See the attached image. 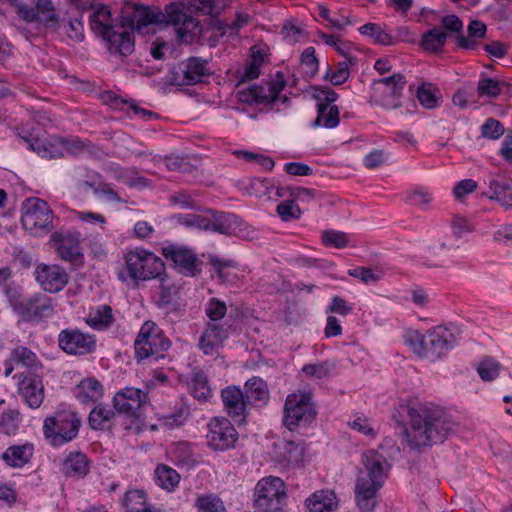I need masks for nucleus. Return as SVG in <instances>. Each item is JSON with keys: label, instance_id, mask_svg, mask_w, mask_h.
<instances>
[{"label": "nucleus", "instance_id": "50", "mask_svg": "<svg viewBox=\"0 0 512 512\" xmlns=\"http://www.w3.org/2000/svg\"><path fill=\"white\" fill-rule=\"evenodd\" d=\"M178 222L186 227L208 231V209L202 214H187L178 217Z\"/></svg>", "mask_w": 512, "mask_h": 512}, {"label": "nucleus", "instance_id": "20", "mask_svg": "<svg viewBox=\"0 0 512 512\" xmlns=\"http://www.w3.org/2000/svg\"><path fill=\"white\" fill-rule=\"evenodd\" d=\"M224 409L229 417L237 422H244L249 401L236 386H228L221 391Z\"/></svg>", "mask_w": 512, "mask_h": 512}, {"label": "nucleus", "instance_id": "27", "mask_svg": "<svg viewBox=\"0 0 512 512\" xmlns=\"http://www.w3.org/2000/svg\"><path fill=\"white\" fill-rule=\"evenodd\" d=\"M155 279L159 280V298L157 304L159 307H167L173 303V301L179 295L182 284L168 276L165 273V270L162 272L160 277H156Z\"/></svg>", "mask_w": 512, "mask_h": 512}, {"label": "nucleus", "instance_id": "3", "mask_svg": "<svg viewBox=\"0 0 512 512\" xmlns=\"http://www.w3.org/2000/svg\"><path fill=\"white\" fill-rule=\"evenodd\" d=\"M91 29L100 35L121 56L131 55L134 51V38L132 32L122 31L120 26L112 25L111 11L101 6L90 16Z\"/></svg>", "mask_w": 512, "mask_h": 512}, {"label": "nucleus", "instance_id": "33", "mask_svg": "<svg viewBox=\"0 0 512 512\" xmlns=\"http://www.w3.org/2000/svg\"><path fill=\"white\" fill-rule=\"evenodd\" d=\"M76 397L83 403L94 402L103 394V387L99 381L94 378L82 380L77 388Z\"/></svg>", "mask_w": 512, "mask_h": 512}, {"label": "nucleus", "instance_id": "46", "mask_svg": "<svg viewBox=\"0 0 512 512\" xmlns=\"http://www.w3.org/2000/svg\"><path fill=\"white\" fill-rule=\"evenodd\" d=\"M192 394L194 398L200 401H206L212 396L208 379L204 373L197 372L194 374L192 379Z\"/></svg>", "mask_w": 512, "mask_h": 512}, {"label": "nucleus", "instance_id": "47", "mask_svg": "<svg viewBox=\"0 0 512 512\" xmlns=\"http://www.w3.org/2000/svg\"><path fill=\"white\" fill-rule=\"evenodd\" d=\"M359 32L374 39L378 44L391 45L393 38L386 33L378 24L367 23L359 28Z\"/></svg>", "mask_w": 512, "mask_h": 512}, {"label": "nucleus", "instance_id": "32", "mask_svg": "<svg viewBox=\"0 0 512 512\" xmlns=\"http://www.w3.org/2000/svg\"><path fill=\"white\" fill-rule=\"evenodd\" d=\"M114 321L112 308L106 304L92 310L86 318V323L97 330L108 329Z\"/></svg>", "mask_w": 512, "mask_h": 512}, {"label": "nucleus", "instance_id": "21", "mask_svg": "<svg viewBox=\"0 0 512 512\" xmlns=\"http://www.w3.org/2000/svg\"><path fill=\"white\" fill-rule=\"evenodd\" d=\"M208 75L207 62L197 57H191L179 65L175 81L178 85H194L202 82L203 78Z\"/></svg>", "mask_w": 512, "mask_h": 512}, {"label": "nucleus", "instance_id": "24", "mask_svg": "<svg viewBox=\"0 0 512 512\" xmlns=\"http://www.w3.org/2000/svg\"><path fill=\"white\" fill-rule=\"evenodd\" d=\"M34 450V445L30 442L12 445L5 450L1 458L7 465L21 468L30 462L34 455Z\"/></svg>", "mask_w": 512, "mask_h": 512}, {"label": "nucleus", "instance_id": "15", "mask_svg": "<svg viewBox=\"0 0 512 512\" xmlns=\"http://www.w3.org/2000/svg\"><path fill=\"white\" fill-rule=\"evenodd\" d=\"M150 403L147 392L135 387H125L113 397L115 410L129 418L139 419L143 409Z\"/></svg>", "mask_w": 512, "mask_h": 512}, {"label": "nucleus", "instance_id": "52", "mask_svg": "<svg viewBox=\"0 0 512 512\" xmlns=\"http://www.w3.org/2000/svg\"><path fill=\"white\" fill-rule=\"evenodd\" d=\"M301 67L307 77H313L318 71V60L315 56V49L308 47L301 55Z\"/></svg>", "mask_w": 512, "mask_h": 512}, {"label": "nucleus", "instance_id": "12", "mask_svg": "<svg viewBox=\"0 0 512 512\" xmlns=\"http://www.w3.org/2000/svg\"><path fill=\"white\" fill-rule=\"evenodd\" d=\"M54 213L48 203L39 198H28L22 205L21 222L29 231H50L53 228Z\"/></svg>", "mask_w": 512, "mask_h": 512}, {"label": "nucleus", "instance_id": "10", "mask_svg": "<svg viewBox=\"0 0 512 512\" xmlns=\"http://www.w3.org/2000/svg\"><path fill=\"white\" fill-rule=\"evenodd\" d=\"M406 83V77L400 73L374 81L371 101L385 109L401 107V98Z\"/></svg>", "mask_w": 512, "mask_h": 512}, {"label": "nucleus", "instance_id": "4", "mask_svg": "<svg viewBox=\"0 0 512 512\" xmlns=\"http://www.w3.org/2000/svg\"><path fill=\"white\" fill-rule=\"evenodd\" d=\"M81 419L70 409L57 410L43 422L45 440L53 447L63 446L74 440L80 430Z\"/></svg>", "mask_w": 512, "mask_h": 512}, {"label": "nucleus", "instance_id": "63", "mask_svg": "<svg viewBox=\"0 0 512 512\" xmlns=\"http://www.w3.org/2000/svg\"><path fill=\"white\" fill-rule=\"evenodd\" d=\"M169 201L172 205L178 206L182 209H193L195 207V200L186 191H178L171 194Z\"/></svg>", "mask_w": 512, "mask_h": 512}, {"label": "nucleus", "instance_id": "14", "mask_svg": "<svg viewBox=\"0 0 512 512\" xmlns=\"http://www.w3.org/2000/svg\"><path fill=\"white\" fill-rule=\"evenodd\" d=\"M10 5L14 7L16 14L25 22L37 21L53 29L60 26L55 9L50 0H38L35 7H30L18 0H10Z\"/></svg>", "mask_w": 512, "mask_h": 512}, {"label": "nucleus", "instance_id": "53", "mask_svg": "<svg viewBox=\"0 0 512 512\" xmlns=\"http://www.w3.org/2000/svg\"><path fill=\"white\" fill-rule=\"evenodd\" d=\"M234 154L238 158H241L247 162H256L258 165L262 166L266 170H272L275 165L272 158L263 154H257L243 150L235 151Z\"/></svg>", "mask_w": 512, "mask_h": 512}, {"label": "nucleus", "instance_id": "58", "mask_svg": "<svg viewBox=\"0 0 512 512\" xmlns=\"http://www.w3.org/2000/svg\"><path fill=\"white\" fill-rule=\"evenodd\" d=\"M332 369L333 364L326 361L322 363L305 365L302 368V371L309 377L321 379L328 376Z\"/></svg>", "mask_w": 512, "mask_h": 512}, {"label": "nucleus", "instance_id": "59", "mask_svg": "<svg viewBox=\"0 0 512 512\" xmlns=\"http://www.w3.org/2000/svg\"><path fill=\"white\" fill-rule=\"evenodd\" d=\"M227 312L225 302L217 298H211L206 307V315L212 321L221 320Z\"/></svg>", "mask_w": 512, "mask_h": 512}, {"label": "nucleus", "instance_id": "9", "mask_svg": "<svg viewBox=\"0 0 512 512\" xmlns=\"http://www.w3.org/2000/svg\"><path fill=\"white\" fill-rule=\"evenodd\" d=\"M7 294L14 311L27 321L40 320L53 313L51 299L45 294L27 296L17 290H8Z\"/></svg>", "mask_w": 512, "mask_h": 512}, {"label": "nucleus", "instance_id": "40", "mask_svg": "<svg viewBox=\"0 0 512 512\" xmlns=\"http://www.w3.org/2000/svg\"><path fill=\"white\" fill-rule=\"evenodd\" d=\"M502 368L500 362L491 356H486L477 364L476 371L483 381L490 382L500 375Z\"/></svg>", "mask_w": 512, "mask_h": 512}, {"label": "nucleus", "instance_id": "18", "mask_svg": "<svg viewBox=\"0 0 512 512\" xmlns=\"http://www.w3.org/2000/svg\"><path fill=\"white\" fill-rule=\"evenodd\" d=\"M34 275L38 284L49 293L60 292L69 281L67 271L57 264L41 263L36 266Z\"/></svg>", "mask_w": 512, "mask_h": 512}, {"label": "nucleus", "instance_id": "64", "mask_svg": "<svg viewBox=\"0 0 512 512\" xmlns=\"http://www.w3.org/2000/svg\"><path fill=\"white\" fill-rule=\"evenodd\" d=\"M188 9L202 15H211L215 8V0H185Z\"/></svg>", "mask_w": 512, "mask_h": 512}, {"label": "nucleus", "instance_id": "36", "mask_svg": "<svg viewBox=\"0 0 512 512\" xmlns=\"http://www.w3.org/2000/svg\"><path fill=\"white\" fill-rule=\"evenodd\" d=\"M146 498L144 490L131 489L125 493L122 505L127 512H145L149 508Z\"/></svg>", "mask_w": 512, "mask_h": 512}, {"label": "nucleus", "instance_id": "38", "mask_svg": "<svg viewBox=\"0 0 512 512\" xmlns=\"http://www.w3.org/2000/svg\"><path fill=\"white\" fill-rule=\"evenodd\" d=\"M245 388L247 389L248 395L246 396L247 400L252 399L254 401L260 403H267L269 400V390L267 384L264 380L259 377L250 378L245 383Z\"/></svg>", "mask_w": 512, "mask_h": 512}, {"label": "nucleus", "instance_id": "51", "mask_svg": "<svg viewBox=\"0 0 512 512\" xmlns=\"http://www.w3.org/2000/svg\"><path fill=\"white\" fill-rule=\"evenodd\" d=\"M271 187V182L266 178H251L248 180L245 189L250 195L263 197L269 196Z\"/></svg>", "mask_w": 512, "mask_h": 512}, {"label": "nucleus", "instance_id": "37", "mask_svg": "<svg viewBox=\"0 0 512 512\" xmlns=\"http://www.w3.org/2000/svg\"><path fill=\"white\" fill-rule=\"evenodd\" d=\"M115 417V412L103 405H97L89 414L88 422L94 430H104L109 427Z\"/></svg>", "mask_w": 512, "mask_h": 512}, {"label": "nucleus", "instance_id": "22", "mask_svg": "<svg viewBox=\"0 0 512 512\" xmlns=\"http://www.w3.org/2000/svg\"><path fill=\"white\" fill-rule=\"evenodd\" d=\"M59 347L64 352H91L96 347V339L93 335L84 334L79 330H62L58 337Z\"/></svg>", "mask_w": 512, "mask_h": 512}, {"label": "nucleus", "instance_id": "25", "mask_svg": "<svg viewBox=\"0 0 512 512\" xmlns=\"http://www.w3.org/2000/svg\"><path fill=\"white\" fill-rule=\"evenodd\" d=\"M308 512H333L338 507L336 494L332 490L314 492L305 501Z\"/></svg>", "mask_w": 512, "mask_h": 512}, {"label": "nucleus", "instance_id": "41", "mask_svg": "<svg viewBox=\"0 0 512 512\" xmlns=\"http://www.w3.org/2000/svg\"><path fill=\"white\" fill-rule=\"evenodd\" d=\"M194 506L198 512H227L223 501L215 494L198 495Z\"/></svg>", "mask_w": 512, "mask_h": 512}, {"label": "nucleus", "instance_id": "17", "mask_svg": "<svg viewBox=\"0 0 512 512\" xmlns=\"http://www.w3.org/2000/svg\"><path fill=\"white\" fill-rule=\"evenodd\" d=\"M170 347V339L151 321H146L142 325L135 340L137 352H163Z\"/></svg>", "mask_w": 512, "mask_h": 512}, {"label": "nucleus", "instance_id": "60", "mask_svg": "<svg viewBox=\"0 0 512 512\" xmlns=\"http://www.w3.org/2000/svg\"><path fill=\"white\" fill-rule=\"evenodd\" d=\"M348 64L349 62L346 61L338 63V66L335 70H328L326 78L329 79L334 85L343 84L350 75Z\"/></svg>", "mask_w": 512, "mask_h": 512}, {"label": "nucleus", "instance_id": "1", "mask_svg": "<svg viewBox=\"0 0 512 512\" xmlns=\"http://www.w3.org/2000/svg\"><path fill=\"white\" fill-rule=\"evenodd\" d=\"M409 426L405 429L407 444L420 449L441 443L452 431V423L443 410L430 405L408 409Z\"/></svg>", "mask_w": 512, "mask_h": 512}, {"label": "nucleus", "instance_id": "49", "mask_svg": "<svg viewBox=\"0 0 512 512\" xmlns=\"http://www.w3.org/2000/svg\"><path fill=\"white\" fill-rule=\"evenodd\" d=\"M322 242L327 247L342 249L349 244V237L345 232L325 230L321 236Z\"/></svg>", "mask_w": 512, "mask_h": 512}, {"label": "nucleus", "instance_id": "55", "mask_svg": "<svg viewBox=\"0 0 512 512\" xmlns=\"http://www.w3.org/2000/svg\"><path fill=\"white\" fill-rule=\"evenodd\" d=\"M505 132L503 124L495 118H488L481 126V134L484 138L499 139Z\"/></svg>", "mask_w": 512, "mask_h": 512}, {"label": "nucleus", "instance_id": "6", "mask_svg": "<svg viewBox=\"0 0 512 512\" xmlns=\"http://www.w3.org/2000/svg\"><path fill=\"white\" fill-rule=\"evenodd\" d=\"M286 500V485L281 478L264 477L256 484L254 505L259 512H284Z\"/></svg>", "mask_w": 512, "mask_h": 512}, {"label": "nucleus", "instance_id": "39", "mask_svg": "<svg viewBox=\"0 0 512 512\" xmlns=\"http://www.w3.org/2000/svg\"><path fill=\"white\" fill-rule=\"evenodd\" d=\"M35 128L29 129L28 124L20 127L19 135L30 145V148L37 152L42 157L52 156L43 139L40 138L38 133H35Z\"/></svg>", "mask_w": 512, "mask_h": 512}, {"label": "nucleus", "instance_id": "16", "mask_svg": "<svg viewBox=\"0 0 512 512\" xmlns=\"http://www.w3.org/2000/svg\"><path fill=\"white\" fill-rule=\"evenodd\" d=\"M163 15L159 9H152L142 4H134L126 8L121 17L120 28L126 31V28L140 32L144 27L150 24L162 23Z\"/></svg>", "mask_w": 512, "mask_h": 512}, {"label": "nucleus", "instance_id": "7", "mask_svg": "<svg viewBox=\"0 0 512 512\" xmlns=\"http://www.w3.org/2000/svg\"><path fill=\"white\" fill-rule=\"evenodd\" d=\"M283 423L293 431L312 423L317 415L310 392H294L286 397L283 411Z\"/></svg>", "mask_w": 512, "mask_h": 512}, {"label": "nucleus", "instance_id": "2", "mask_svg": "<svg viewBox=\"0 0 512 512\" xmlns=\"http://www.w3.org/2000/svg\"><path fill=\"white\" fill-rule=\"evenodd\" d=\"M386 446L398 451L392 439H385L379 449H370L362 454L363 469L359 472L355 486V498L361 510L371 511L374 508L376 493L387 478L389 455L382 452Z\"/></svg>", "mask_w": 512, "mask_h": 512}, {"label": "nucleus", "instance_id": "62", "mask_svg": "<svg viewBox=\"0 0 512 512\" xmlns=\"http://www.w3.org/2000/svg\"><path fill=\"white\" fill-rule=\"evenodd\" d=\"M172 455L177 463L188 464L192 461V451L186 442H179L174 445Z\"/></svg>", "mask_w": 512, "mask_h": 512}, {"label": "nucleus", "instance_id": "30", "mask_svg": "<svg viewBox=\"0 0 512 512\" xmlns=\"http://www.w3.org/2000/svg\"><path fill=\"white\" fill-rule=\"evenodd\" d=\"M154 478L156 484L167 492H174L181 480L180 474L166 464H158L156 466Z\"/></svg>", "mask_w": 512, "mask_h": 512}, {"label": "nucleus", "instance_id": "57", "mask_svg": "<svg viewBox=\"0 0 512 512\" xmlns=\"http://www.w3.org/2000/svg\"><path fill=\"white\" fill-rule=\"evenodd\" d=\"M277 213L283 221L300 218L301 210L293 200H284L277 206Z\"/></svg>", "mask_w": 512, "mask_h": 512}, {"label": "nucleus", "instance_id": "43", "mask_svg": "<svg viewBox=\"0 0 512 512\" xmlns=\"http://www.w3.org/2000/svg\"><path fill=\"white\" fill-rule=\"evenodd\" d=\"M224 331L221 327L209 326L200 338L199 345L202 349H219L222 345Z\"/></svg>", "mask_w": 512, "mask_h": 512}, {"label": "nucleus", "instance_id": "23", "mask_svg": "<svg viewBox=\"0 0 512 512\" xmlns=\"http://www.w3.org/2000/svg\"><path fill=\"white\" fill-rule=\"evenodd\" d=\"M18 393L32 409L39 408L44 400L42 381L34 376H24L18 382Z\"/></svg>", "mask_w": 512, "mask_h": 512}, {"label": "nucleus", "instance_id": "56", "mask_svg": "<svg viewBox=\"0 0 512 512\" xmlns=\"http://www.w3.org/2000/svg\"><path fill=\"white\" fill-rule=\"evenodd\" d=\"M162 15V23L173 25L177 29L183 18L186 16V13L182 11L178 4L170 3L165 7V12H162Z\"/></svg>", "mask_w": 512, "mask_h": 512}, {"label": "nucleus", "instance_id": "11", "mask_svg": "<svg viewBox=\"0 0 512 512\" xmlns=\"http://www.w3.org/2000/svg\"><path fill=\"white\" fill-rule=\"evenodd\" d=\"M51 243L60 260L76 266L83 264L84 253L79 231L64 229L55 231L51 234Z\"/></svg>", "mask_w": 512, "mask_h": 512}, {"label": "nucleus", "instance_id": "26", "mask_svg": "<svg viewBox=\"0 0 512 512\" xmlns=\"http://www.w3.org/2000/svg\"><path fill=\"white\" fill-rule=\"evenodd\" d=\"M208 231L231 235L236 232L237 217L233 214L208 209Z\"/></svg>", "mask_w": 512, "mask_h": 512}, {"label": "nucleus", "instance_id": "35", "mask_svg": "<svg viewBox=\"0 0 512 512\" xmlns=\"http://www.w3.org/2000/svg\"><path fill=\"white\" fill-rule=\"evenodd\" d=\"M318 116L313 126H323L325 128H334L339 124V109L336 105L318 104Z\"/></svg>", "mask_w": 512, "mask_h": 512}, {"label": "nucleus", "instance_id": "48", "mask_svg": "<svg viewBox=\"0 0 512 512\" xmlns=\"http://www.w3.org/2000/svg\"><path fill=\"white\" fill-rule=\"evenodd\" d=\"M348 274L354 278H358L364 284L377 283L384 275L381 269H371L368 267H356L354 269H350Z\"/></svg>", "mask_w": 512, "mask_h": 512}, {"label": "nucleus", "instance_id": "34", "mask_svg": "<svg viewBox=\"0 0 512 512\" xmlns=\"http://www.w3.org/2000/svg\"><path fill=\"white\" fill-rule=\"evenodd\" d=\"M447 33L441 28H433L422 36L421 46L424 50L439 53L442 52L446 43Z\"/></svg>", "mask_w": 512, "mask_h": 512}, {"label": "nucleus", "instance_id": "8", "mask_svg": "<svg viewBox=\"0 0 512 512\" xmlns=\"http://www.w3.org/2000/svg\"><path fill=\"white\" fill-rule=\"evenodd\" d=\"M124 259L128 275L134 281L155 279L165 270V264L161 258L143 248L128 251Z\"/></svg>", "mask_w": 512, "mask_h": 512}, {"label": "nucleus", "instance_id": "31", "mask_svg": "<svg viewBox=\"0 0 512 512\" xmlns=\"http://www.w3.org/2000/svg\"><path fill=\"white\" fill-rule=\"evenodd\" d=\"M487 196L490 200L499 202L505 209L512 207V188L505 180L491 178Z\"/></svg>", "mask_w": 512, "mask_h": 512}, {"label": "nucleus", "instance_id": "54", "mask_svg": "<svg viewBox=\"0 0 512 512\" xmlns=\"http://www.w3.org/2000/svg\"><path fill=\"white\" fill-rule=\"evenodd\" d=\"M263 63V57L260 52L255 53L254 49H252V60L251 62L244 68L243 73L241 75V81H251L258 78L260 74V66Z\"/></svg>", "mask_w": 512, "mask_h": 512}, {"label": "nucleus", "instance_id": "61", "mask_svg": "<svg viewBox=\"0 0 512 512\" xmlns=\"http://www.w3.org/2000/svg\"><path fill=\"white\" fill-rule=\"evenodd\" d=\"M349 425L353 430H356L366 436L371 438L376 436V431L371 426L369 419L364 415H356L354 419L349 422Z\"/></svg>", "mask_w": 512, "mask_h": 512}, {"label": "nucleus", "instance_id": "44", "mask_svg": "<svg viewBox=\"0 0 512 512\" xmlns=\"http://www.w3.org/2000/svg\"><path fill=\"white\" fill-rule=\"evenodd\" d=\"M504 83L497 79L482 77L478 81L477 93L479 98H497L503 91Z\"/></svg>", "mask_w": 512, "mask_h": 512}, {"label": "nucleus", "instance_id": "5", "mask_svg": "<svg viewBox=\"0 0 512 512\" xmlns=\"http://www.w3.org/2000/svg\"><path fill=\"white\" fill-rule=\"evenodd\" d=\"M403 340L414 352H441L454 349L457 344L455 334L442 325L427 330L425 334L415 329H407L403 334Z\"/></svg>", "mask_w": 512, "mask_h": 512}, {"label": "nucleus", "instance_id": "42", "mask_svg": "<svg viewBox=\"0 0 512 512\" xmlns=\"http://www.w3.org/2000/svg\"><path fill=\"white\" fill-rule=\"evenodd\" d=\"M439 90L432 83L423 82L418 88L416 97L426 109H433L438 105Z\"/></svg>", "mask_w": 512, "mask_h": 512}, {"label": "nucleus", "instance_id": "45", "mask_svg": "<svg viewBox=\"0 0 512 512\" xmlns=\"http://www.w3.org/2000/svg\"><path fill=\"white\" fill-rule=\"evenodd\" d=\"M20 418L19 410H5L0 416V432L6 435H15L19 429Z\"/></svg>", "mask_w": 512, "mask_h": 512}, {"label": "nucleus", "instance_id": "28", "mask_svg": "<svg viewBox=\"0 0 512 512\" xmlns=\"http://www.w3.org/2000/svg\"><path fill=\"white\" fill-rule=\"evenodd\" d=\"M486 31V25L482 21H471L467 28L468 36L465 37L463 34L456 36L457 46L465 50H475L479 44L478 39L484 38Z\"/></svg>", "mask_w": 512, "mask_h": 512}, {"label": "nucleus", "instance_id": "13", "mask_svg": "<svg viewBox=\"0 0 512 512\" xmlns=\"http://www.w3.org/2000/svg\"><path fill=\"white\" fill-rule=\"evenodd\" d=\"M207 445L215 452H224L235 447L239 433L225 417H213L207 425Z\"/></svg>", "mask_w": 512, "mask_h": 512}, {"label": "nucleus", "instance_id": "29", "mask_svg": "<svg viewBox=\"0 0 512 512\" xmlns=\"http://www.w3.org/2000/svg\"><path fill=\"white\" fill-rule=\"evenodd\" d=\"M62 469L69 477H83L89 472V460L82 452H71L65 458Z\"/></svg>", "mask_w": 512, "mask_h": 512}, {"label": "nucleus", "instance_id": "19", "mask_svg": "<svg viewBox=\"0 0 512 512\" xmlns=\"http://www.w3.org/2000/svg\"><path fill=\"white\" fill-rule=\"evenodd\" d=\"M162 254L171 260L181 273L193 277L201 272L202 261L188 248L169 245L162 249Z\"/></svg>", "mask_w": 512, "mask_h": 512}]
</instances>
